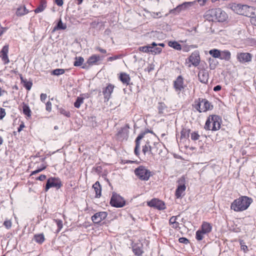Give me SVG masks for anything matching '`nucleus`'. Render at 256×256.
Segmentation results:
<instances>
[{
  "label": "nucleus",
  "mask_w": 256,
  "mask_h": 256,
  "mask_svg": "<svg viewBox=\"0 0 256 256\" xmlns=\"http://www.w3.org/2000/svg\"><path fill=\"white\" fill-rule=\"evenodd\" d=\"M252 202V198L247 196H242L232 203L230 208L235 212H242L246 210Z\"/></svg>",
  "instance_id": "1"
},
{
  "label": "nucleus",
  "mask_w": 256,
  "mask_h": 256,
  "mask_svg": "<svg viewBox=\"0 0 256 256\" xmlns=\"http://www.w3.org/2000/svg\"><path fill=\"white\" fill-rule=\"evenodd\" d=\"M206 16L208 20L212 21L224 22L228 18L226 12L220 8H212L206 12Z\"/></svg>",
  "instance_id": "2"
},
{
  "label": "nucleus",
  "mask_w": 256,
  "mask_h": 256,
  "mask_svg": "<svg viewBox=\"0 0 256 256\" xmlns=\"http://www.w3.org/2000/svg\"><path fill=\"white\" fill-rule=\"evenodd\" d=\"M222 118L214 114L210 116L206 121L204 128L206 130H217L220 128Z\"/></svg>",
  "instance_id": "3"
},
{
  "label": "nucleus",
  "mask_w": 256,
  "mask_h": 256,
  "mask_svg": "<svg viewBox=\"0 0 256 256\" xmlns=\"http://www.w3.org/2000/svg\"><path fill=\"white\" fill-rule=\"evenodd\" d=\"M232 8L236 14L250 17V18L254 14L253 8L247 5L234 4L232 6Z\"/></svg>",
  "instance_id": "4"
},
{
  "label": "nucleus",
  "mask_w": 256,
  "mask_h": 256,
  "mask_svg": "<svg viewBox=\"0 0 256 256\" xmlns=\"http://www.w3.org/2000/svg\"><path fill=\"white\" fill-rule=\"evenodd\" d=\"M160 144L154 142L152 146L149 140H146L144 145L142 146V152L144 156H155L158 152V146Z\"/></svg>",
  "instance_id": "5"
},
{
  "label": "nucleus",
  "mask_w": 256,
  "mask_h": 256,
  "mask_svg": "<svg viewBox=\"0 0 256 256\" xmlns=\"http://www.w3.org/2000/svg\"><path fill=\"white\" fill-rule=\"evenodd\" d=\"M194 107L198 112H206L211 110L213 106L207 100L200 98L198 100L195 101Z\"/></svg>",
  "instance_id": "6"
},
{
  "label": "nucleus",
  "mask_w": 256,
  "mask_h": 256,
  "mask_svg": "<svg viewBox=\"0 0 256 256\" xmlns=\"http://www.w3.org/2000/svg\"><path fill=\"white\" fill-rule=\"evenodd\" d=\"M135 174L141 180H148L150 176V172L143 166H140L134 170Z\"/></svg>",
  "instance_id": "7"
},
{
  "label": "nucleus",
  "mask_w": 256,
  "mask_h": 256,
  "mask_svg": "<svg viewBox=\"0 0 256 256\" xmlns=\"http://www.w3.org/2000/svg\"><path fill=\"white\" fill-rule=\"evenodd\" d=\"M110 204L113 206L122 208L125 205L126 202L121 196L115 192H113L110 199Z\"/></svg>",
  "instance_id": "8"
},
{
  "label": "nucleus",
  "mask_w": 256,
  "mask_h": 256,
  "mask_svg": "<svg viewBox=\"0 0 256 256\" xmlns=\"http://www.w3.org/2000/svg\"><path fill=\"white\" fill-rule=\"evenodd\" d=\"M179 184L176 189L175 196L177 198H182L184 195V192L186 189L185 186V178L184 176L181 177L178 180Z\"/></svg>",
  "instance_id": "9"
},
{
  "label": "nucleus",
  "mask_w": 256,
  "mask_h": 256,
  "mask_svg": "<svg viewBox=\"0 0 256 256\" xmlns=\"http://www.w3.org/2000/svg\"><path fill=\"white\" fill-rule=\"evenodd\" d=\"M62 186L61 180L57 178H50L47 180L45 191L47 192L51 188L59 189Z\"/></svg>",
  "instance_id": "10"
},
{
  "label": "nucleus",
  "mask_w": 256,
  "mask_h": 256,
  "mask_svg": "<svg viewBox=\"0 0 256 256\" xmlns=\"http://www.w3.org/2000/svg\"><path fill=\"white\" fill-rule=\"evenodd\" d=\"M115 86L110 83L106 84V86L102 89V93L104 96V102H108L112 97V94L114 92Z\"/></svg>",
  "instance_id": "11"
},
{
  "label": "nucleus",
  "mask_w": 256,
  "mask_h": 256,
  "mask_svg": "<svg viewBox=\"0 0 256 256\" xmlns=\"http://www.w3.org/2000/svg\"><path fill=\"white\" fill-rule=\"evenodd\" d=\"M236 58L240 63L249 62L252 60V55L248 52H238L236 54Z\"/></svg>",
  "instance_id": "12"
},
{
  "label": "nucleus",
  "mask_w": 256,
  "mask_h": 256,
  "mask_svg": "<svg viewBox=\"0 0 256 256\" xmlns=\"http://www.w3.org/2000/svg\"><path fill=\"white\" fill-rule=\"evenodd\" d=\"M129 126L128 124H126L124 126L121 128L116 134V138L120 140L127 139L128 137Z\"/></svg>",
  "instance_id": "13"
},
{
  "label": "nucleus",
  "mask_w": 256,
  "mask_h": 256,
  "mask_svg": "<svg viewBox=\"0 0 256 256\" xmlns=\"http://www.w3.org/2000/svg\"><path fill=\"white\" fill-rule=\"evenodd\" d=\"M148 205L150 207L155 208L159 210H162L166 208L164 202L156 198H154L148 202Z\"/></svg>",
  "instance_id": "14"
},
{
  "label": "nucleus",
  "mask_w": 256,
  "mask_h": 256,
  "mask_svg": "<svg viewBox=\"0 0 256 256\" xmlns=\"http://www.w3.org/2000/svg\"><path fill=\"white\" fill-rule=\"evenodd\" d=\"M188 60L194 66H198L200 60L199 52L198 50L192 53Z\"/></svg>",
  "instance_id": "15"
},
{
  "label": "nucleus",
  "mask_w": 256,
  "mask_h": 256,
  "mask_svg": "<svg viewBox=\"0 0 256 256\" xmlns=\"http://www.w3.org/2000/svg\"><path fill=\"white\" fill-rule=\"evenodd\" d=\"M174 86L175 90L178 94H180V92L184 89V78L181 76H178L176 78V80L174 82Z\"/></svg>",
  "instance_id": "16"
},
{
  "label": "nucleus",
  "mask_w": 256,
  "mask_h": 256,
  "mask_svg": "<svg viewBox=\"0 0 256 256\" xmlns=\"http://www.w3.org/2000/svg\"><path fill=\"white\" fill-rule=\"evenodd\" d=\"M107 216L108 214L106 212H98L92 216V220L94 222L98 224L104 220Z\"/></svg>",
  "instance_id": "17"
},
{
  "label": "nucleus",
  "mask_w": 256,
  "mask_h": 256,
  "mask_svg": "<svg viewBox=\"0 0 256 256\" xmlns=\"http://www.w3.org/2000/svg\"><path fill=\"white\" fill-rule=\"evenodd\" d=\"M8 46L5 45L3 46L2 50L0 52V57L1 58L2 60L4 62V64H8L9 62V58H8Z\"/></svg>",
  "instance_id": "18"
},
{
  "label": "nucleus",
  "mask_w": 256,
  "mask_h": 256,
  "mask_svg": "<svg viewBox=\"0 0 256 256\" xmlns=\"http://www.w3.org/2000/svg\"><path fill=\"white\" fill-rule=\"evenodd\" d=\"M144 134H140L135 140L136 146L134 150V153L137 156H139L140 154V140L144 138Z\"/></svg>",
  "instance_id": "19"
},
{
  "label": "nucleus",
  "mask_w": 256,
  "mask_h": 256,
  "mask_svg": "<svg viewBox=\"0 0 256 256\" xmlns=\"http://www.w3.org/2000/svg\"><path fill=\"white\" fill-rule=\"evenodd\" d=\"M198 78L201 82L206 83L208 79V74L206 70H200L198 74Z\"/></svg>",
  "instance_id": "20"
},
{
  "label": "nucleus",
  "mask_w": 256,
  "mask_h": 256,
  "mask_svg": "<svg viewBox=\"0 0 256 256\" xmlns=\"http://www.w3.org/2000/svg\"><path fill=\"white\" fill-rule=\"evenodd\" d=\"M196 2V1L184 2L177 6L174 10H177L178 12H180L182 10H185L192 6Z\"/></svg>",
  "instance_id": "21"
},
{
  "label": "nucleus",
  "mask_w": 256,
  "mask_h": 256,
  "mask_svg": "<svg viewBox=\"0 0 256 256\" xmlns=\"http://www.w3.org/2000/svg\"><path fill=\"white\" fill-rule=\"evenodd\" d=\"M143 245L141 243L134 244L132 246V251L137 256H140L143 253Z\"/></svg>",
  "instance_id": "22"
},
{
  "label": "nucleus",
  "mask_w": 256,
  "mask_h": 256,
  "mask_svg": "<svg viewBox=\"0 0 256 256\" xmlns=\"http://www.w3.org/2000/svg\"><path fill=\"white\" fill-rule=\"evenodd\" d=\"M100 60V58L98 55L93 54L90 56L86 61V64L88 66L96 64L97 62Z\"/></svg>",
  "instance_id": "23"
},
{
  "label": "nucleus",
  "mask_w": 256,
  "mask_h": 256,
  "mask_svg": "<svg viewBox=\"0 0 256 256\" xmlns=\"http://www.w3.org/2000/svg\"><path fill=\"white\" fill-rule=\"evenodd\" d=\"M92 188L94 190L96 198H100L102 194V186H100L99 182H96L92 186Z\"/></svg>",
  "instance_id": "24"
},
{
  "label": "nucleus",
  "mask_w": 256,
  "mask_h": 256,
  "mask_svg": "<svg viewBox=\"0 0 256 256\" xmlns=\"http://www.w3.org/2000/svg\"><path fill=\"white\" fill-rule=\"evenodd\" d=\"M220 59L229 61L231 58V53L228 50H220Z\"/></svg>",
  "instance_id": "25"
},
{
  "label": "nucleus",
  "mask_w": 256,
  "mask_h": 256,
  "mask_svg": "<svg viewBox=\"0 0 256 256\" xmlns=\"http://www.w3.org/2000/svg\"><path fill=\"white\" fill-rule=\"evenodd\" d=\"M200 230H201L204 233L208 234L212 231V226L210 224L204 222H203Z\"/></svg>",
  "instance_id": "26"
},
{
  "label": "nucleus",
  "mask_w": 256,
  "mask_h": 256,
  "mask_svg": "<svg viewBox=\"0 0 256 256\" xmlns=\"http://www.w3.org/2000/svg\"><path fill=\"white\" fill-rule=\"evenodd\" d=\"M119 78L123 84L126 85H128L129 84L130 80L129 75L124 72H122L120 74Z\"/></svg>",
  "instance_id": "27"
},
{
  "label": "nucleus",
  "mask_w": 256,
  "mask_h": 256,
  "mask_svg": "<svg viewBox=\"0 0 256 256\" xmlns=\"http://www.w3.org/2000/svg\"><path fill=\"white\" fill-rule=\"evenodd\" d=\"M46 7V2L44 0H41L40 5L35 9V13H39L42 12Z\"/></svg>",
  "instance_id": "28"
},
{
  "label": "nucleus",
  "mask_w": 256,
  "mask_h": 256,
  "mask_svg": "<svg viewBox=\"0 0 256 256\" xmlns=\"http://www.w3.org/2000/svg\"><path fill=\"white\" fill-rule=\"evenodd\" d=\"M20 80L22 83L23 84L24 86L28 90L31 89L32 85V82L28 81L27 80L24 79L22 76H20Z\"/></svg>",
  "instance_id": "29"
},
{
  "label": "nucleus",
  "mask_w": 256,
  "mask_h": 256,
  "mask_svg": "<svg viewBox=\"0 0 256 256\" xmlns=\"http://www.w3.org/2000/svg\"><path fill=\"white\" fill-rule=\"evenodd\" d=\"M28 12V10L24 6H23L18 8L16 12V14L18 16H22L26 14H27Z\"/></svg>",
  "instance_id": "30"
},
{
  "label": "nucleus",
  "mask_w": 256,
  "mask_h": 256,
  "mask_svg": "<svg viewBox=\"0 0 256 256\" xmlns=\"http://www.w3.org/2000/svg\"><path fill=\"white\" fill-rule=\"evenodd\" d=\"M168 46L176 50H182L181 45L176 41H170L168 43Z\"/></svg>",
  "instance_id": "31"
},
{
  "label": "nucleus",
  "mask_w": 256,
  "mask_h": 256,
  "mask_svg": "<svg viewBox=\"0 0 256 256\" xmlns=\"http://www.w3.org/2000/svg\"><path fill=\"white\" fill-rule=\"evenodd\" d=\"M220 50L216 48L212 49L209 51V54L214 58H220Z\"/></svg>",
  "instance_id": "32"
},
{
  "label": "nucleus",
  "mask_w": 256,
  "mask_h": 256,
  "mask_svg": "<svg viewBox=\"0 0 256 256\" xmlns=\"http://www.w3.org/2000/svg\"><path fill=\"white\" fill-rule=\"evenodd\" d=\"M34 238L38 244H42L44 240V236L42 234H35Z\"/></svg>",
  "instance_id": "33"
},
{
  "label": "nucleus",
  "mask_w": 256,
  "mask_h": 256,
  "mask_svg": "<svg viewBox=\"0 0 256 256\" xmlns=\"http://www.w3.org/2000/svg\"><path fill=\"white\" fill-rule=\"evenodd\" d=\"M66 28V25L65 24L62 23L61 20L58 22L57 26L54 28V30H65Z\"/></svg>",
  "instance_id": "34"
},
{
  "label": "nucleus",
  "mask_w": 256,
  "mask_h": 256,
  "mask_svg": "<svg viewBox=\"0 0 256 256\" xmlns=\"http://www.w3.org/2000/svg\"><path fill=\"white\" fill-rule=\"evenodd\" d=\"M153 48V46H140L138 48V50L142 52H152V49Z\"/></svg>",
  "instance_id": "35"
},
{
  "label": "nucleus",
  "mask_w": 256,
  "mask_h": 256,
  "mask_svg": "<svg viewBox=\"0 0 256 256\" xmlns=\"http://www.w3.org/2000/svg\"><path fill=\"white\" fill-rule=\"evenodd\" d=\"M84 59L82 56L76 57L75 61L74 63V65L75 66H80L84 62Z\"/></svg>",
  "instance_id": "36"
},
{
  "label": "nucleus",
  "mask_w": 256,
  "mask_h": 256,
  "mask_svg": "<svg viewBox=\"0 0 256 256\" xmlns=\"http://www.w3.org/2000/svg\"><path fill=\"white\" fill-rule=\"evenodd\" d=\"M205 234H206L205 233H204V232L201 230L200 229L196 232V239L198 240H201L203 239V238H204V236Z\"/></svg>",
  "instance_id": "37"
},
{
  "label": "nucleus",
  "mask_w": 256,
  "mask_h": 256,
  "mask_svg": "<svg viewBox=\"0 0 256 256\" xmlns=\"http://www.w3.org/2000/svg\"><path fill=\"white\" fill-rule=\"evenodd\" d=\"M158 46V44L155 42H153L152 44V46H153V48L152 49V53H154L155 54H160L162 51V49L160 48H154V46Z\"/></svg>",
  "instance_id": "38"
},
{
  "label": "nucleus",
  "mask_w": 256,
  "mask_h": 256,
  "mask_svg": "<svg viewBox=\"0 0 256 256\" xmlns=\"http://www.w3.org/2000/svg\"><path fill=\"white\" fill-rule=\"evenodd\" d=\"M190 133V130L186 128H183L181 132V138H188L189 137Z\"/></svg>",
  "instance_id": "39"
},
{
  "label": "nucleus",
  "mask_w": 256,
  "mask_h": 256,
  "mask_svg": "<svg viewBox=\"0 0 256 256\" xmlns=\"http://www.w3.org/2000/svg\"><path fill=\"white\" fill-rule=\"evenodd\" d=\"M65 70L62 68H56L52 72V74L56 76H59L64 73Z\"/></svg>",
  "instance_id": "40"
},
{
  "label": "nucleus",
  "mask_w": 256,
  "mask_h": 256,
  "mask_svg": "<svg viewBox=\"0 0 256 256\" xmlns=\"http://www.w3.org/2000/svg\"><path fill=\"white\" fill-rule=\"evenodd\" d=\"M54 221L56 223V224L57 225V226H58L57 232H58L62 228V226H63L62 221V220H58V219H54Z\"/></svg>",
  "instance_id": "41"
},
{
  "label": "nucleus",
  "mask_w": 256,
  "mask_h": 256,
  "mask_svg": "<svg viewBox=\"0 0 256 256\" xmlns=\"http://www.w3.org/2000/svg\"><path fill=\"white\" fill-rule=\"evenodd\" d=\"M241 250L244 251V253L248 252V246L245 244V242L243 240H240V242Z\"/></svg>",
  "instance_id": "42"
},
{
  "label": "nucleus",
  "mask_w": 256,
  "mask_h": 256,
  "mask_svg": "<svg viewBox=\"0 0 256 256\" xmlns=\"http://www.w3.org/2000/svg\"><path fill=\"white\" fill-rule=\"evenodd\" d=\"M84 98H82L78 97L74 103V106L76 108H78L80 105L83 102Z\"/></svg>",
  "instance_id": "43"
},
{
  "label": "nucleus",
  "mask_w": 256,
  "mask_h": 256,
  "mask_svg": "<svg viewBox=\"0 0 256 256\" xmlns=\"http://www.w3.org/2000/svg\"><path fill=\"white\" fill-rule=\"evenodd\" d=\"M191 139L193 140H196L199 139L200 136L196 132H193L190 134Z\"/></svg>",
  "instance_id": "44"
},
{
  "label": "nucleus",
  "mask_w": 256,
  "mask_h": 256,
  "mask_svg": "<svg viewBox=\"0 0 256 256\" xmlns=\"http://www.w3.org/2000/svg\"><path fill=\"white\" fill-rule=\"evenodd\" d=\"M12 222L10 220H6L4 222V226L7 228L9 229L12 226Z\"/></svg>",
  "instance_id": "45"
},
{
  "label": "nucleus",
  "mask_w": 256,
  "mask_h": 256,
  "mask_svg": "<svg viewBox=\"0 0 256 256\" xmlns=\"http://www.w3.org/2000/svg\"><path fill=\"white\" fill-rule=\"evenodd\" d=\"M178 241L180 243L185 244H187L189 242L188 240L186 238H184V237L180 238L178 239Z\"/></svg>",
  "instance_id": "46"
},
{
  "label": "nucleus",
  "mask_w": 256,
  "mask_h": 256,
  "mask_svg": "<svg viewBox=\"0 0 256 256\" xmlns=\"http://www.w3.org/2000/svg\"><path fill=\"white\" fill-rule=\"evenodd\" d=\"M46 168V166H43L42 168H38V170H36L34 171H33L31 173V175H34V174H36L37 173H38L40 172H42V170H44L45 168Z\"/></svg>",
  "instance_id": "47"
},
{
  "label": "nucleus",
  "mask_w": 256,
  "mask_h": 256,
  "mask_svg": "<svg viewBox=\"0 0 256 256\" xmlns=\"http://www.w3.org/2000/svg\"><path fill=\"white\" fill-rule=\"evenodd\" d=\"M120 58H121L120 56H118V55L114 56H113L109 57L108 58V61H113V60H116Z\"/></svg>",
  "instance_id": "48"
},
{
  "label": "nucleus",
  "mask_w": 256,
  "mask_h": 256,
  "mask_svg": "<svg viewBox=\"0 0 256 256\" xmlns=\"http://www.w3.org/2000/svg\"><path fill=\"white\" fill-rule=\"evenodd\" d=\"M178 216H172L171 217V218L170 219L169 222L170 224L176 222V219Z\"/></svg>",
  "instance_id": "49"
},
{
  "label": "nucleus",
  "mask_w": 256,
  "mask_h": 256,
  "mask_svg": "<svg viewBox=\"0 0 256 256\" xmlns=\"http://www.w3.org/2000/svg\"><path fill=\"white\" fill-rule=\"evenodd\" d=\"M23 112H30L29 107L26 104L22 106Z\"/></svg>",
  "instance_id": "50"
},
{
  "label": "nucleus",
  "mask_w": 256,
  "mask_h": 256,
  "mask_svg": "<svg viewBox=\"0 0 256 256\" xmlns=\"http://www.w3.org/2000/svg\"><path fill=\"white\" fill-rule=\"evenodd\" d=\"M46 110L47 111H50L52 110V104L50 102H48L46 104Z\"/></svg>",
  "instance_id": "51"
},
{
  "label": "nucleus",
  "mask_w": 256,
  "mask_h": 256,
  "mask_svg": "<svg viewBox=\"0 0 256 256\" xmlns=\"http://www.w3.org/2000/svg\"><path fill=\"white\" fill-rule=\"evenodd\" d=\"M251 23L256 26V14H254L250 18Z\"/></svg>",
  "instance_id": "52"
},
{
  "label": "nucleus",
  "mask_w": 256,
  "mask_h": 256,
  "mask_svg": "<svg viewBox=\"0 0 256 256\" xmlns=\"http://www.w3.org/2000/svg\"><path fill=\"white\" fill-rule=\"evenodd\" d=\"M190 47L191 46H184L182 48V49L184 52H188L190 51Z\"/></svg>",
  "instance_id": "53"
},
{
  "label": "nucleus",
  "mask_w": 256,
  "mask_h": 256,
  "mask_svg": "<svg viewBox=\"0 0 256 256\" xmlns=\"http://www.w3.org/2000/svg\"><path fill=\"white\" fill-rule=\"evenodd\" d=\"M208 0H197L200 6H204Z\"/></svg>",
  "instance_id": "54"
},
{
  "label": "nucleus",
  "mask_w": 256,
  "mask_h": 256,
  "mask_svg": "<svg viewBox=\"0 0 256 256\" xmlns=\"http://www.w3.org/2000/svg\"><path fill=\"white\" fill-rule=\"evenodd\" d=\"M47 96L46 94H42L40 96V100L42 102H44Z\"/></svg>",
  "instance_id": "55"
},
{
  "label": "nucleus",
  "mask_w": 256,
  "mask_h": 256,
  "mask_svg": "<svg viewBox=\"0 0 256 256\" xmlns=\"http://www.w3.org/2000/svg\"><path fill=\"white\" fill-rule=\"evenodd\" d=\"M55 2L58 6H62L64 4L63 0H55Z\"/></svg>",
  "instance_id": "56"
},
{
  "label": "nucleus",
  "mask_w": 256,
  "mask_h": 256,
  "mask_svg": "<svg viewBox=\"0 0 256 256\" xmlns=\"http://www.w3.org/2000/svg\"><path fill=\"white\" fill-rule=\"evenodd\" d=\"M160 12H152V16L154 18H156L157 17H161V16H160Z\"/></svg>",
  "instance_id": "57"
},
{
  "label": "nucleus",
  "mask_w": 256,
  "mask_h": 256,
  "mask_svg": "<svg viewBox=\"0 0 256 256\" xmlns=\"http://www.w3.org/2000/svg\"><path fill=\"white\" fill-rule=\"evenodd\" d=\"M46 178V176L44 174H41L40 176H38L36 180H38L40 181H42Z\"/></svg>",
  "instance_id": "58"
},
{
  "label": "nucleus",
  "mask_w": 256,
  "mask_h": 256,
  "mask_svg": "<svg viewBox=\"0 0 256 256\" xmlns=\"http://www.w3.org/2000/svg\"><path fill=\"white\" fill-rule=\"evenodd\" d=\"M4 94H8V92L4 90H2L0 87V96H4Z\"/></svg>",
  "instance_id": "59"
},
{
  "label": "nucleus",
  "mask_w": 256,
  "mask_h": 256,
  "mask_svg": "<svg viewBox=\"0 0 256 256\" xmlns=\"http://www.w3.org/2000/svg\"><path fill=\"white\" fill-rule=\"evenodd\" d=\"M172 227L174 228H177L179 227V223L177 222L171 224Z\"/></svg>",
  "instance_id": "60"
},
{
  "label": "nucleus",
  "mask_w": 256,
  "mask_h": 256,
  "mask_svg": "<svg viewBox=\"0 0 256 256\" xmlns=\"http://www.w3.org/2000/svg\"><path fill=\"white\" fill-rule=\"evenodd\" d=\"M96 50H98L100 52L102 53H103V54H106V50L102 48H100V47L97 48Z\"/></svg>",
  "instance_id": "61"
},
{
  "label": "nucleus",
  "mask_w": 256,
  "mask_h": 256,
  "mask_svg": "<svg viewBox=\"0 0 256 256\" xmlns=\"http://www.w3.org/2000/svg\"><path fill=\"white\" fill-rule=\"evenodd\" d=\"M24 127V124H20V126L18 127V132H20Z\"/></svg>",
  "instance_id": "62"
},
{
  "label": "nucleus",
  "mask_w": 256,
  "mask_h": 256,
  "mask_svg": "<svg viewBox=\"0 0 256 256\" xmlns=\"http://www.w3.org/2000/svg\"><path fill=\"white\" fill-rule=\"evenodd\" d=\"M221 89V86H216L214 88V91H218Z\"/></svg>",
  "instance_id": "63"
},
{
  "label": "nucleus",
  "mask_w": 256,
  "mask_h": 256,
  "mask_svg": "<svg viewBox=\"0 0 256 256\" xmlns=\"http://www.w3.org/2000/svg\"><path fill=\"white\" fill-rule=\"evenodd\" d=\"M6 115V113H0V120L2 119Z\"/></svg>",
  "instance_id": "64"
}]
</instances>
